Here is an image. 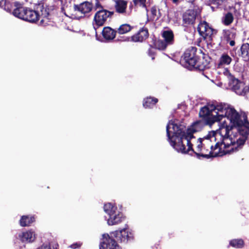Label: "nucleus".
Listing matches in <instances>:
<instances>
[{"label":"nucleus","instance_id":"obj_1","mask_svg":"<svg viewBox=\"0 0 249 249\" xmlns=\"http://www.w3.org/2000/svg\"><path fill=\"white\" fill-rule=\"evenodd\" d=\"M237 120L239 126L231 123V126L223 127L213 133L214 136L212 138L219 143V149L215 156L221 157L236 152L245 144L249 134V122L247 115L245 112L241 113Z\"/></svg>","mask_w":249,"mask_h":249},{"label":"nucleus","instance_id":"obj_2","mask_svg":"<svg viewBox=\"0 0 249 249\" xmlns=\"http://www.w3.org/2000/svg\"><path fill=\"white\" fill-rule=\"evenodd\" d=\"M201 121L195 122L192 128L187 129L185 131V127L181 124L172 123L174 130L173 134L171 136L169 131V124L166 126V134L168 141L170 145L178 152L187 153L192 149L193 144L191 140L195 138L194 133L198 131V128L202 124Z\"/></svg>","mask_w":249,"mask_h":249},{"label":"nucleus","instance_id":"obj_3","mask_svg":"<svg viewBox=\"0 0 249 249\" xmlns=\"http://www.w3.org/2000/svg\"><path fill=\"white\" fill-rule=\"evenodd\" d=\"M209 110L211 114L213 111L216 110V114L213 115V118H209L207 120V124L212 125L216 122H220L224 117H227L230 121L231 123H233L239 126V122L237 121L240 114L233 107H231L226 104L220 103L216 105L213 104H208L205 106Z\"/></svg>","mask_w":249,"mask_h":249},{"label":"nucleus","instance_id":"obj_4","mask_svg":"<svg viewBox=\"0 0 249 249\" xmlns=\"http://www.w3.org/2000/svg\"><path fill=\"white\" fill-rule=\"evenodd\" d=\"M99 249H122L117 242L126 243L134 239L133 233L126 228L112 232L111 236L104 234Z\"/></svg>","mask_w":249,"mask_h":249},{"label":"nucleus","instance_id":"obj_5","mask_svg":"<svg viewBox=\"0 0 249 249\" xmlns=\"http://www.w3.org/2000/svg\"><path fill=\"white\" fill-rule=\"evenodd\" d=\"M201 49L196 47H190L187 49L180 59V64L185 67L193 68L196 64V59L201 56Z\"/></svg>","mask_w":249,"mask_h":249},{"label":"nucleus","instance_id":"obj_6","mask_svg":"<svg viewBox=\"0 0 249 249\" xmlns=\"http://www.w3.org/2000/svg\"><path fill=\"white\" fill-rule=\"evenodd\" d=\"M104 209L109 215L107 220V223L109 225L119 224L125 219V217L123 213L118 211L117 207L110 203L105 204Z\"/></svg>","mask_w":249,"mask_h":249},{"label":"nucleus","instance_id":"obj_7","mask_svg":"<svg viewBox=\"0 0 249 249\" xmlns=\"http://www.w3.org/2000/svg\"><path fill=\"white\" fill-rule=\"evenodd\" d=\"M3 7L5 11L17 18L22 20L23 17H25V12H26V6L23 3L17 1L12 2L5 1Z\"/></svg>","mask_w":249,"mask_h":249},{"label":"nucleus","instance_id":"obj_8","mask_svg":"<svg viewBox=\"0 0 249 249\" xmlns=\"http://www.w3.org/2000/svg\"><path fill=\"white\" fill-rule=\"evenodd\" d=\"M114 11H109L106 9H101L94 15L92 25L95 31L99 27L104 26L107 22V19L110 21L114 15Z\"/></svg>","mask_w":249,"mask_h":249},{"label":"nucleus","instance_id":"obj_9","mask_svg":"<svg viewBox=\"0 0 249 249\" xmlns=\"http://www.w3.org/2000/svg\"><path fill=\"white\" fill-rule=\"evenodd\" d=\"M214 133L216 132L215 131L209 132L206 137L202 138L203 146L207 148L206 152H208L209 150H210L211 158L220 157V156H215V153L219 149V143L217 141H214V139L212 138L214 136Z\"/></svg>","mask_w":249,"mask_h":249},{"label":"nucleus","instance_id":"obj_10","mask_svg":"<svg viewBox=\"0 0 249 249\" xmlns=\"http://www.w3.org/2000/svg\"><path fill=\"white\" fill-rule=\"evenodd\" d=\"M56 8V7L54 4H46L44 7V3L42 1L35 5V9L38 11L39 16H41L44 18L49 20L51 19L50 17L53 14Z\"/></svg>","mask_w":249,"mask_h":249},{"label":"nucleus","instance_id":"obj_11","mask_svg":"<svg viewBox=\"0 0 249 249\" xmlns=\"http://www.w3.org/2000/svg\"><path fill=\"white\" fill-rule=\"evenodd\" d=\"M199 35L204 39H212L214 29L205 21H201L197 28Z\"/></svg>","mask_w":249,"mask_h":249},{"label":"nucleus","instance_id":"obj_12","mask_svg":"<svg viewBox=\"0 0 249 249\" xmlns=\"http://www.w3.org/2000/svg\"><path fill=\"white\" fill-rule=\"evenodd\" d=\"M201 56L198 57L196 59V64L193 67L200 71H204L210 68V62L211 58L207 54L201 51L200 53Z\"/></svg>","mask_w":249,"mask_h":249},{"label":"nucleus","instance_id":"obj_13","mask_svg":"<svg viewBox=\"0 0 249 249\" xmlns=\"http://www.w3.org/2000/svg\"><path fill=\"white\" fill-rule=\"evenodd\" d=\"M236 35V33L232 29H223L222 31L221 41L224 44H229L233 47L235 45V39Z\"/></svg>","mask_w":249,"mask_h":249},{"label":"nucleus","instance_id":"obj_14","mask_svg":"<svg viewBox=\"0 0 249 249\" xmlns=\"http://www.w3.org/2000/svg\"><path fill=\"white\" fill-rule=\"evenodd\" d=\"M198 15L197 10L188 9L182 16L183 24L187 26L189 25H193L195 23L196 17Z\"/></svg>","mask_w":249,"mask_h":249},{"label":"nucleus","instance_id":"obj_15","mask_svg":"<svg viewBox=\"0 0 249 249\" xmlns=\"http://www.w3.org/2000/svg\"><path fill=\"white\" fill-rule=\"evenodd\" d=\"M197 146H196V151H195L193 148L192 147L193 150H190L188 151L187 153H182V154H188L191 156H193V154H195L196 157L198 159H200V157H202L203 158L205 159H209L211 158V153H210L209 154L206 155L204 153H201L202 151H203V139L199 138L197 139ZM193 145L192 146V147Z\"/></svg>","mask_w":249,"mask_h":249},{"label":"nucleus","instance_id":"obj_16","mask_svg":"<svg viewBox=\"0 0 249 249\" xmlns=\"http://www.w3.org/2000/svg\"><path fill=\"white\" fill-rule=\"evenodd\" d=\"M26 12H25V17H23V20L34 23L39 20V15L38 11H37V9H35V6H34V9L26 7Z\"/></svg>","mask_w":249,"mask_h":249},{"label":"nucleus","instance_id":"obj_17","mask_svg":"<svg viewBox=\"0 0 249 249\" xmlns=\"http://www.w3.org/2000/svg\"><path fill=\"white\" fill-rule=\"evenodd\" d=\"M73 9L75 11H78L86 15L91 11L93 9V4L92 2L85 1L79 4H74Z\"/></svg>","mask_w":249,"mask_h":249},{"label":"nucleus","instance_id":"obj_18","mask_svg":"<svg viewBox=\"0 0 249 249\" xmlns=\"http://www.w3.org/2000/svg\"><path fill=\"white\" fill-rule=\"evenodd\" d=\"M148 36V29L143 27L141 28L137 33L131 36V40L133 42H142L147 38Z\"/></svg>","mask_w":249,"mask_h":249},{"label":"nucleus","instance_id":"obj_19","mask_svg":"<svg viewBox=\"0 0 249 249\" xmlns=\"http://www.w3.org/2000/svg\"><path fill=\"white\" fill-rule=\"evenodd\" d=\"M116 30L109 26L105 27L102 32L103 38L107 41L113 40L116 37Z\"/></svg>","mask_w":249,"mask_h":249},{"label":"nucleus","instance_id":"obj_20","mask_svg":"<svg viewBox=\"0 0 249 249\" xmlns=\"http://www.w3.org/2000/svg\"><path fill=\"white\" fill-rule=\"evenodd\" d=\"M229 80V83L231 86L232 89L236 93L240 92V87L242 83L237 78L231 74L229 71L228 75Z\"/></svg>","mask_w":249,"mask_h":249},{"label":"nucleus","instance_id":"obj_21","mask_svg":"<svg viewBox=\"0 0 249 249\" xmlns=\"http://www.w3.org/2000/svg\"><path fill=\"white\" fill-rule=\"evenodd\" d=\"M149 46L159 50H164L168 46L163 40L157 39L154 36L151 38V44L149 45Z\"/></svg>","mask_w":249,"mask_h":249},{"label":"nucleus","instance_id":"obj_22","mask_svg":"<svg viewBox=\"0 0 249 249\" xmlns=\"http://www.w3.org/2000/svg\"><path fill=\"white\" fill-rule=\"evenodd\" d=\"M238 55L245 61H249V43H244L242 44L238 51Z\"/></svg>","mask_w":249,"mask_h":249},{"label":"nucleus","instance_id":"obj_23","mask_svg":"<svg viewBox=\"0 0 249 249\" xmlns=\"http://www.w3.org/2000/svg\"><path fill=\"white\" fill-rule=\"evenodd\" d=\"M18 237L22 242L30 243L35 240V234L33 231H27L19 234Z\"/></svg>","mask_w":249,"mask_h":249},{"label":"nucleus","instance_id":"obj_24","mask_svg":"<svg viewBox=\"0 0 249 249\" xmlns=\"http://www.w3.org/2000/svg\"><path fill=\"white\" fill-rule=\"evenodd\" d=\"M161 36L164 38V41H165L167 46L174 44L175 41L174 35L171 30L163 31L161 34Z\"/></svg>","mask_w":249,"mask_h":249},{"label":"nucleus","instance_id":"obj_25","mask_svg":"<svg viewBox=\"0 0 249 249\" xmlns=\"http://www.w3.org/2000/svg\"><path fill=\"white\" fill-rule=\"evenodd\" d=\"M115 2V8L116 11L120 14H124L126 12L127 7V1L124 0H113Z\"/></svg>","mask_w":249,"mask_h":249},{"label":"nucleus","instance_id":"obj_26","mask_svg":"<svg viewBox=\"0 0 249 249\" xmlns=\"http://www.w3.org/2000/svg\"><path fill=\"white\" fill-rule=\"evenodd\" d=\"M35 221L34 216L22 215L19 220V224L21 227L30 226Z\"/></svg>","mask_w":249,"mask_h":249},{"label":"nucleus","instance_id":"obj_27","mask_svg":"<svg viewBox=\"0 0 249 249\" xmlns=\"http://www.w3.org/2000/svg\"><path fill=\"white\" fill-rule=\"evenodd\" d=\"M158 102V99L155 97H148L143 100V106L144 108H152Z\"/></svg>","mask_w":249,"mask_h":249},{"label":"nucleus","instance_id":"obj_28","mask_svg":"<svg viewBox=\"0 0 249 249\" xmlns=\"http://www.w3.org/2000/svg\"><path fill=\"white\" fill-rule=\"evenodd\" d=\"M199 115L200 117L203 118L206 121V124H207V120L209 118H213V115L211 114L209 112V110L205 106L201 108Z\"/></svg>","mask_w":249,"mask_h":249},{"label":"nucleus","instance_id":"obj_29","mask_svg":"<svg viewBox=\"0 0 249 249\" xmlns=\"http://www.w3.org/2000/svg\"><path fill=\"white\" fill-rule=\"evenodd\" d=\"M244 245L245 242L242 239H233L229 242V246L236 249H242Z\"/></svg>","mask_w":249,"mask_h":249},{"label":"nucleus","instance_id":"obj_30","mask_svg":"<svg viewBox=\"0 0 249 249\" xmlns=\"http://www.w3.org/2000/svg\"><path fill=\"white\" fill-rule=\"evenodd\" d=\"M133 28V27L129 24H123L116 30V33L119 35H123L130 32Z\"/></svg>","mask_w":249,"mask_h":249},{"label":"nucleus","instance_id":"obj_31","mask_svg":"<svg viewBox=\"0 0 249 249\" xmlns=\"http://www.w3.org/2000/svg\"><path fill=\"white\" fill-rule=\"evenodd\" d=\"M234 20V17L231 12L227 13L223 17L222 23L226 26H229L231 24Z\"/></svg>","mask_w":249,"mask_h":249},{"label":"nucleus","instance_id":"obj_32","mask_svg":"<svg viewBox=\"0 0 249 249\" xmlns=\"http://www.w3.org/2000/svg\"><path fill=\"white\" fill-rule=\"evenodd\" d=\"M231 58L227 53L223 54L219 59V65H229L231 62Z\"/></svg>","mask_w":249,"mask_h":249},{"label":"nucleus","instance_id":"obj_33","mask_svg":"<svg viewBox=\"0 0 249 249\" xmlns=\"http://www.w3.org/2000/svg\"><path fill=\"white\" fill-rule=\"evenodd\" d=\"M229 0H209L211 4L217 7L222 8L226 5Z\"/></svg>","mask_w":249,"mask_h":249},{"label":"nucleus","instance_id":"obj_34","mask_svg":"<svg viewBox=\"0 0 249 249\" xmlns=\"http://www.w3.org/2000/svg\"><path fill=\"white\" fill-rule=\"evenodd\" d=\"M151 18L153 20H157L160 18V15L157 14L158 11L156 6H153L151 8Z\"/></svg>","mask_w":249,"mask_h":249},{"label":"nucleus","instance_id":"obj_35","mask_svg":"<svg viewBox=\"0 0 249 249\" xmlns=\"http://www.w3.org/2000/svg\"><path fill=\"white\" fill-rule=\"evenodd\" d=\"M146 0H133L135 5H139L143 8H146Z\"/></svg>","mask_w":249,"mask_h":249},{"label":"nucleus","instance_id":"obj_36","mask_svg":"<svg viewBox=\"0 0 249 249\" xmlns=\"http://www.w3.org/2000/svg\"><path fill=\"white\" fill-rule=\"evenodd\" d=\"M153 49V48H151L150 47V48L148 50V54L149 56L151 57V58L153 60H154L155 59V55L156 53Z\"/></svg>","mask_w":249,"mask_h":249},{"label":"nucleus","instance_id":"obj_37","mask_svg":"<svg viewBox=\"0 0 249 249\" xmlns=\"http://www.w3.org/2000/svg\"><path fill=\"white\" fill-rule=\"evenodd\" d=\"M95 7L96 9L101 8V9H104L99 0H96Z\"/></svg>","mask_w":249,"mask_h":249},{"label":"nucleus","instance_id":"obj_38","mask_svg":"<svg viewBox=\"0 0 249 249\" xmlns=\"http://www.w3.org/2000/svg\"><path fill=\"white\" fill-rule=\"evenodd\" d=\"M80 246V244H78V243L73 244L71 245V247L72 249H76V248L79 247Z\"/></svg>","mask_w":249,"mask_h":249},{"label":"nucleus","instance_id":"obj_39","mask_svg":"<svg viewBox=\"0 0 249 249\" xmlns=\"http://www.w3.org/2000/svg\"><path fill=\"white\" fill-rule=\"evenodd\" d=\"M202 148H203V151H202L201 153H204L206 155H208L210 154V150H209L208 152H206V150H207V148L205 147V146H203Z\"/></svg>","mask_w":249,"mask_h":249},{"label":"nucleus","instance_id":"obj_40","mask_svg":"<svg viewBox=\"0 0 249 249\" xmlns=\"http://www.w3.org/2000/svg\"><path fill=\"white\" fill-rule=\"evenodd\" d=\"M172 2H173L174 3L178 4V0H172Z\"/></svg>","mask_w":249,"mask_h":249},{"label":"nucleus","instance_id":"obj_41","mask_svg":"<svg viewBox=\"0 0 249 249\" xmlns=\"http://www.w3.org/2000/svg\"><path fill=\"white\" fill-rule=\"evenodd\" d=\"M2 4V1L0 0V6Z\"/></svg>","mask_w":249,"mask_h":249},{"label":"nucleus","instance_id":"obj_42","mask_svg":"<svg viewBox=\"0 0 249 249\" xmlns=\"http://www.w3.org/2000/svg\"><path fill=\"white\" fill-rule=\"evenodd\" d=\"M248 91L249 92V87H248Z\"/></svg>","mask_w":249,"mask_h":249}]
</instances>
